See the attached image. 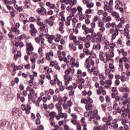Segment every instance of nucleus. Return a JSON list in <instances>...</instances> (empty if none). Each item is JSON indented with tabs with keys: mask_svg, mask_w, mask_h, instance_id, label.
Listing matches in <instances>:
<instances>
[{
	"mask_svg": "<svg viewBox=\"0 0 130 130\" xmlns=\"http://www.w3.org/2000/svg\"><path fill=\"white\" fill-rule=\"evenodd\" d=\"M102 20L104 23H107L105 25L106 28L110 29L109 33L112 34L111 40H115L116 37L119 34L118 28L116 27V23L115 22H110L112 21V17L110 15L107 16L106 18H102Z\"/></svg>",
	"mask_w": 130,
	"mask_h": 130,
	"instance_id": "f257e3e1",
	"label": "nucleus"
},
{
	"mask_svg": "<svg viewBox=\"0 0 130 130\" xmlns=\"http://www.w3.org/2000/svg\"><path fill=\"white\" fill-rule=\"evenodd\" d=\"M99 57L101 61L104 62V63H108L110 61L112 62H114V60L113 58H111L110 54L107 52H104V51L101 50L99 53Z\"/></svg>",
	"mask_w": 130,
	"mask_h": 130,
	"instance_id": "f03ea898",
	"label": "nucleus"
},
{
	"mask_svg": "<svg viewBox=\"0 0 130 130\" xmlns=\"http://www.w3.org/2000/svg\"><path fill=\"white\" fill-rule=\"evenodd\" d=\"M113 117L111 115H109V113L106 114V115L102 118V121L103 122H106L105 124L103 125V129L104 130L108 129V126L111 124V121H112Z\"/></svg>",
	"mask_w": 130,
	"mask_h": 130,
	"instance_id": "7ed1b4c3",
	"label": "nucleus"
},
{
	"mask_svg": "<svg viewBox=\"0 0 130 130\" xmlns=\"http://www.w3.org/2000/svg\"><path fill=\"white\" fill-rule=\"evenodd\" d=\"M72 68L71 67H69L67 68L66 70L64 71V74L63 76L64 80V85L66 87H68L69 84H70V82L73 80V76L70 75V74L72 73Z\"/></svg>",
	"mask_w": 130,
	"mask_h": 130,
	"instance_id": "20e7f679",
	"label": "nucleus"
},
{
	"mask_svg": "<svg viewBox=\"0 0 130 130\" xmlns=\"http://www.w3.org/2000/svg\"><path fill=\"white\" fill-rule=\"evenodd\" d=\"M73 106V102L70 100L63 104V108L64 110H68V112L71 113V107Z\"/></svg>",
	"mask_w": 130,
	"mask_h": 130,
	"instance_id": "39448f33",
	"label": "nucleus"
},
{
	"mask_svg": "<svg viewBox=\"0 0 130 130\" xmlns=\"http://www.w3.org/2000/svg\"><path fill=\"white\" fill-rule=\"evenodd\" d=\"M26 52L28 55H31L32 54V51L34 50V47H33V45L31 43H26Z\"/></svg>",
	"mask_w": 130,
	"mask_h": 130,
	"instance_id": "423d86ee",
	"label": "nucleus"
},
{
	"mask_svg": "<svg viewBox=\"0 0 130 130\" xmlns=\"http://www.w3.org/2000/svg\"><path fill=\"white\" fill-rule=\"evenodd\" d=\"M26 90L29 92L28 95V99H32V96H35V98H37V93L35 92V90H34V89L31 88L30 86H27L26 87Z\"/></svg>",
	"mask_w": 130,
	"mask_h": 130,
	"instance_id": "0eeeda50",
	"label": "nucleus"
},
{
	"mask_svg": "<svg viewBox=\"0 0 130 130\" xmlns=\"http://www.w3.org/2000/svg\"><path fill=\"white\" fill-rule=\"evenodd\" d=\"M37 25L40 27L39 29L41 32H45V33L48 32V28H46L47 24H46L45 23L39 22Z\"/></svg>",
	"mask_w": 130,
	"mask_h": 130,
	"instance_id": "6e6552de",
	"label": "nucleus"
},
{
	"mask_svg": "<svg viewBox=\"0 0 130 130\" xmlns=\"http://www.w3.org/2000/svg\"><path fill=\"white\" fill-rule=\"evenodd\" d=\"M115 10H119L120 13H123V8H122V2H120V1L116 0L115 2Z\"/></svg>",
	"mask_w": 130,
	"mask_h": 130,
	"instance_id": "1a4fd4ad",
	"label": "nucleus"
},
{
	"mask_svg": "<svg viewBox=\"0 0 130 130\" xmlns=\"http://www.w3.org/2000/svg\"><path fill=\"white\" fill-rule=\"evenodd\" d=\"M75 16V13L73 12L70 13V15L67 17L66 21L65 22V25L66 27H71V24L72 23V19L73 17Z\"/></svg>",
	"mask_w": 130,
	"mask_h": 130,
	"instance_id": "9d476101",
	"label": "nucleus"
},
{
	"mask_svg": "<svg viewBox=\"0 0 130 130\" xmlns=\"http://www.w3.org/2000/svg\"><path fill=\"white\" fill-rule=\"evenodd\" d=\"M82 29L83 30L84 34L88 35L89 33L93 34V31H92L91 28L87 27L85 24H83L82 25Z\"/></svg>",
	"mask_w": 130,
	"mask_h": 130,
	"instance_id": "9b49d317",
	"label": "nucleus"
},
{
	"mask_svg": "<svg viewBox=\"0 0 130 130\" xmlns=\"http://www.w3.org/2000/svg\"><path fill=\"white\" fill-rule=\"evenodd\" d=\"M54 55L53 51L51 50L49 51V52L46 53V59L48 60V61H51L53 59Z\"/></svg>",
	"mask_w": 130,
	"mask_h": 130,
	"instance_id": "f8f14e48",
	"label": "nucleus"
},
{
	"mask_svg": "<svg viewBox=\"0 0 130 130\" xmlns=\"http://www.w3.org/2000/svg\"><path fill=\"white\" fill-rule=\"evenodd\" d=\"M12 115L16 117H20L22 115V111L19 109H14L12 110Z\"/></svg>",
	"mask_w": 130,
	"mask_h": 130,
	"instance_id": "ddd939ff",
	"label": "nucleus"
},
{
	"mask_svg": "<svg viewBox=\"0 0 130 130\" xmlns=\"http://www.w3.org/2000/svg\"><path fill=\"white\" fill-rule=\"evenodd\" d=\"M105 85L104 86V89H111V85H112V80L110 79L105 80Z\"/></svg>",
	"mask_w": 130,
	"mask_h": 130,
	"instance_id": "4468645a",
	"label": "nucleus"
},
{
	"mask_svg": "<svg viewBox=\"0 0 130 130\" xmlns=\"http://www.w3.org/2000/svg\"><path fill=\"white\" fill-rule=\"evenodd\" d=\"M46 38L48 39V42L50 44H52L53 42V40H54V38H55V35H50L48 34H46Z\"/></svg>",
	"mask_w": 130,
	"mask_h": 130,
	"instance_id": "2eb2a0df",
	"label": "nucleus"
},
{
	"mask_svg": "<svg viewBox=\"0 0 130 130\" xmlns=\"http://www.w3.org/2000/svg\"><path fill=\"white\" fill-rule=\"evenodd\" d=\"M98 27L100 28V32L103 33L105 31V27H104V22L103 21H100L98 23Z\"/></svg>",
	"mask_w": 130,
	"mask_h": 130,
	"instance_id": "dca6fc26",
	"label": "nucleus"
},
{
	"mask_svg": "<svg viewBox=\"0 0 130 130\" xmlns=\"http://www.w3.org/2000/svg\"><path fill=\"white\" fill-rule=\"evenodd\" d=\"M111 70L110 69H105V75L106 77H108L110 80L113 79V74H111Z\"/></svg>",
	"mask_w": 130,
	"mask_h": 130,
	"instance_id": "f3484780",
	"label": "nucleus"
},
{
	"mask_svg": "<svg viewBox=\"0 0 130 130\" xmlns=\"http://www.w3.org/2000/svg\"><path fill=\"white\" fill-rule=\"evenodd\" d=\"M50 121V124L51 125V126H53V127H54L52 130H58L59 129V126H58V125L55 124V122L54 121V119H49Z\"/></svg>",
	"mask_w": 130,
	"mask_h": 130,
	"instance_id": "a211bd4d",
	"label": "nucleus"
},
{
	"mask_svg": "<svg viewBox=\"0 0 130 130\" xmlns=\"http://www.w3.org/2000/svg\"><path fill=\"white\" fill-rule=\"evenodd\" d=\"M111 127H113L114 129H117L118 128V124H117V120L114 119L112 120V122H111L110 124Z\"/></svg>",
	"mask_w": 130,
	"mask_h": 130,
	"instance_id": "6ab92c4d",
	"label": "nucleus"
},
{
	"mask_svg": "<svg viewBox=\"0 0 130 130\" xmlns=\"http://www.w3.org/2000/svg\"><path fill=\"white\" fill-rule=\"evenodd\" d=\"M39 56L38 54L36 53L33 54V55L30 57V61L32 63H35L36 62V60L38 59Z\"/></svg>",
	"mask_w": 130,
	"mask_h": 130,
	"instance_id": "aec40b11",
	"label": "nucleus"
},
{
	"mask_svg": "<svg viewBox=\"0 0 130 130\" xmlns=\"http://www.w3.org/2000/svg\"><path fill=\"white\" fill-rule=\"evenodd\" d=\"M85 82L86 80H85L82 76L80 75L77 76V83H78V84H80V85H84Z\"/></svg>",
	"mask_w": 130,
	"mask_h": 130,
	"instance_id": "412c9836",
	"label": "nucleus"
},
{
	"mask_svg": "<svg viewBox=\"0 0 130 130\" xmlns=\"http://www.w3.org/2000/svg\"><path fill=\"white\" fill-rule=\"evenodd\" d=\"M96 93L98 95H103L104 96H106V94H107V92H106V90L105 89H101L100 88H98L96 89Z\"/></svg>",
	"mask_w": 130,
	"mask_h": 130,
	"instance_id": "4be33fe9",
	"label": "nucleus"
},
{
	"mask_svg": "<svg viewBox=\"0 0 130 130\" xmlns=\"http://www.w3.org/2000/svg\"><path fill=\"white\" fill-rule=\"evenodd\" d=\"M96 93L98 95H103L104 96H106V94H107V92H106V90L105 89H101L100 88H98L96 89Z\"/></svg>",
	"mask_w": 130,
	"mask_h": 130,
	"instance_id": "5701e85b",
	"label": "nucleus"
},
{
	"mask_svg": "<svg viewBox=\"0 0 130 130\" xmlns=\"http://www.w3.org/2000/svg\"><path fill=\"white\" fill-rule=\"evenodd\" d=\"M68 100V97L66 96H63V98H61V96H59L58 98V103H66Z\"/></svg>",
	"mask_w": 130,
	"mask_h": 130,
	"instance_id": "b1692460",
	"label": "nucleus"
},
{
	"mask_svg": "<svg viewBox=\"0 0 130 130\" xmlns=\"http://www.w3.org/2000/svg\"><path fill=\"white\" fill-rule=\"evenodd\" d=\"M44 23L46 24V25H48L50 26V27H53L54 26V21L52 20H50L49 19H45L44 20Z\"/></svg>",
	"mask_w": 130,
	"mask_h": 130,
	"instance_id": "393cba45",
	"label": "nucleus"
},
{
	"mask_svg": "<svg viewBox=\"0 0 130 130\" xmlns=\"http://www.w3.org/2000/svg\"><path fill=\"white\" fill-rule=\"evenodd\" d=\"M37 13L40 14L41 15H46V9L45 8H39L37 10Z\"/></svg>",
	"mask_w": 130,
	"mask_h": 130,
	"instance_id": "a878e982",
	"label": "nucleus"
},
{
	"mask_svg": "<svg viewBox=\"0 0 130 130\" xmlns=\"http://www.w3.org/2000/svg\"><path fill=\"white\" fill-rule=\"evenodd\" d=\"M29 33L33 37H36V34L38 33V30L35 27L29 30Z\"/></svg>",
	"mask_w": 130,
	"mask_h": 130,
	"instance_id": "bb28decb",
	"label": "nucleus"
},
{
	"mask_svg": "<svg viewBox=\"0 0 130 130\" xmlns=\"http://www.w3.org/2000/svg\"><path fill=\"white\" fill-rule=\"evenodd\" d=\"M24 26L23 27L24 31L29 30V21L23 20Z\"/></svg>",
	"mask_w": 130,
	"mask_h": 130,
	"instance_id": "cd10ccee",
	"label": "nucleus"
},
{
	"mask_svg": "<svg viewBox=\"0 0 130 130\" xmlns=\"http://www.w3.org/2000/svg\"><path fill=\"white\" fill-rule=\"evenodd\" d=\"M83 52L85 54V55H92V53H93L92 51H90V50L87 48H84Z\"/></svg>",
	"mask_w": 130,
	"mask_h": 130,
	"instance_id": "c85d7f7f",
	"label": "nucleus"
},
{
	"mask_svg": "<svg viewBox=\"0 0 130 130\" xmlns=\"http://www.w3.org/2000/svg\"><path fill=\"white\" fill-rule=\"evenodd\" d=\"M78 40H79V42H83L85 43V42H87V39L86 37H84L83 36H80L78 37Z\"/></svg>",
	"mask_w": 130,
	"mask_h": 130,
	"instance_id": "c756f323",
	"label": "nucleus"
},
{
	"mask_svg": "<svg viewBox=\"0 0 130 130\" xmlns=\"http://www.w3.org/2000/svg\"><path fill=\"white\" fill-rule=\"evenodd\" d=\"M57 85L59 87V89L61 92H62L64 90V86H63L62 82L59 81L57 82Z\"/></svg>",
	"mask_w": 130,
	"mask_h": 130,
	"instance_id": "7c9ffc66",
	"label": "nucleus"
},
{
	"mask_svg": "<svg viewBox=\"0 0 130 130\" xmlns=\"http://www.w3.org/2000/svg\"><path fill=\"white\" fill-rule=\"evenodd\" d=\"M92 49H93V50H100V49H101V45L99 43L93 45L92 47Z\"/></svg>",
	"mask_w": 130,
	"mask_h": 130,
	"instance_id": "2f4dec72",
	"label": "nucleus"
},
{
	"mask_svg": "<svg viewBox=\"0 0 130 130\" xmlns=\"http://www.w3.org/2000/svg\"><path fill=\"white\" fill-rule=\"evenodd\" d=\"M15 46L16 47H19V48H22L24 46V43L21 41H17L15 42Z\"/></svg>",
	"mask_w": 130,
	"mask_h": 130,
	"instance_id": "473e14b6",
	"label": "nucleus"
},
{
	"mask_svg": "<svg viewBox=\"0 0 130 130\" xmlns=\"http://www.w3.org/2000/svg\"><path fill=\"white\" fill-rule=\"evenodd\" d=\"M60 39H61V35L60 34L55 36L54 41L56 43H58L60 41Z\"/></svg>",
	"mask_w": 130,
	"mask_h": 130,
	"instance_id": "72a5a7b5",
	"label": "nucleus"
},
{
	"mask_svg": "<svg viewBox=\"0 0 130 130\" xmlns=\"http://www.w3.org/2000/svg\"><path fill=\"white\" fill-rule=\"evenodd\" d=\"M109 70H111L112 73H114L115 72V67L114 66V64H113V62L110 63L109 64Z\"/></svg>",
	"mask_w": 130,
	"mask_h": 130,
	"instance_id": "f704fd0d",
	"label": "nucleus"
},
{
	"mask_svg": "<svg viewBox=\"0 0 130 130\" xmlns=\"http://www.w3.org/2000/svg\"><path fill=\"white\" fill-rule=\"evenodd\" d=\"M125 75H126L125 72H123L121 74L120 80L122 83H124V82H125V81H126V78H125Z\"/></svg>",
	"mask_w": 130,
	"mask_h": 130,
	"instance_id": "c9c22d12",
	"label": "nucleus"
},
{
	"mask_svg": "<svg viewBox=\"0 0 130 130\" xmlns=\"http://www.w3.org/2000/svg\"><path fill=\"white\" fill-rule=\"evenodd\" d=\"M50 99H51V96L48 95L47 96H44L42 99V101L44 102V103H46L47 101H50Z\"/></svg>",
	"mask_w": 130,
	"mask_h": 130,
	"instance_id": "e433bc0d",
	"label": "nucleus"
},
{
	"mask_svg": "<svg viewBox=\"0 0 130 130\" xmlns=\"http://www.w3.org/2000/svg\"><path fill=\"white\" fill-rule=\"evenodd\" d=\"M93 108V105L91 103H89L88 102L85 105V109L86 110H91Z\"/></svg>",
	"mask_w": 130,
	"mask_h": 130,
	"instance_id": "4c0bfd02",
	"label": "nucleus"
},
{
	"mask_svg": "<svg viewBox=\"0 0 130 130\" xmlns=\"http://www.w3.org/2000/svg\"><path fill=\"white\" fill-rule=\"evenodd\" d=\"M60 2L66 5H70V7L71 4L73 3V0H60Z\"/></svg>",
	"mask_w": 130,
	"mask_h": 130,
	"instance_id": "58836bf2",
	"label": "nucleus"
},
{
	"mask_svg": "<svg viewBox=\"0 0 130 130\" xmlns=\"http://www.w3.org/2000/svg\"><path fill=\"white\" fill-rule=\"evenodd\" d=\"M49 116L50 117L49 119H54V117L56 116V113L54 111H52L49 113Z\"/></svg>",
	"mask_w": 130,
	"mask_h": 130,
	"instance_id": "ea45409f",
	"label": "nucleus"
},
{
	"mask_svg": "<svg viewBox=\"0 0 130 130\" xmlns=\"http://www.w3.org/2000/svg\"><path fill=\"white\" fill-rule=\"evenodd\" d=\"M100 119H101V118L100 117H98V118L95 119H93L92 122L95 125H99V122L98 120H100Z\"/></svg>",
	"mask_w": 130,
	"mask_h": 130,
	"instance_id": "a19ab883",
	"label": "nucleus"
},
{
	"mask_svg": "<svg viewBox=\"0 0 130 130\" xmlns=\"http://www.w3.org/2000/svg\"><path fill=\"white\" fill-rule=\"evenodd\" d=\"M119 90L120 92H125V93L129 91V89H128L127 87H121L119 88Z\"/></svg>",
	"mask_w": 130,
	"mask_h": 130,
	"instance_id": "79ce46f5",
	"label": "nucleus"
},
{
	"mask_svg": "<svg viewBox=\"0 0 130 130\" xmlns=\"http://www.w3.org/2000/svg\"><path fill=\"white\" fill-rule=\"evenodd\" d=\"M93 22H94V23L98 22V23H99V22H102V20L100 19V16H98V15H95L93 18Z\"/></svg>",
	"mask_w": 130,
	"mask_h": 130,
	"instance_id": "37998d69",
	"label": "nucleus"
},
{
	"mask_svg": "<svg viewBox=\"0 0 130 130\" xmlns=\"http://www.w3.org/2000/svg\"><path fill=\"white\" fill-rule=\"evenodd\" d=\"M86 8L88 9H92V8H94V6H95V4L93 2H88V4H86Z\"/></svg>",
	"mask_w": 130,
	"mask_h": 130,
	"instance_id": "c03bdc74",
	"label": "nucleus"
},
{
	"mask_svg": "<svg viewBox=\"0 0 130 130\" xmlns=\"http://www.w3.org/2000/svg\"><path fill=\"white\" fill-rule=\"evenodd\" d=\"M69 48L70 50H73V51H76V50H77V47L74 46L73 44H69Z\"/></svg>",
	"mask_w": 130,
	"mask_h": 130,
	"instance_id": "a18cd8bd",
	"label": "nucleus"
},
{
	"mask_svg": "<svg viewBox=\"0 0 130 130\" xmlns=\"http://www.w3.org/2000/svg\"><path fill=\"white\" fill-rule=\"evenodd\" d=\"M85 66H86V69L90 68V58H87L85 60Z\"/></svg>",
	"mask_w": 130,
	"mask_h": 130,
	"instance_id": "49530a36",
	"label": "nucleus"
},
{
	"mask_svg": "<svg viewBox=\"0 0 130 130\" xmlns=\"http://www.w3.org/2000/svg\"><path fill=\"white\" fill-rule=\"evenodd\" d=\"M90 26L91 27L90 28V30H91L92 33H94V29L96 28V22H94L93 21L91 24H90Z\"/></svg>",
	"mask_w": 130,
	"mask_h": 130,
	"instance_id": "de8ad7c7",
	"label": "nucleus"
},
{
	"mask_svg": "<svg viewBox=\"0 0 130 130\" xmlns=\"http://www.w3.org/2000/svg\"><path fill=\"white\" fill-rule=\"evenodd\" d=\"M59 115L60 118H64V119L68 118V114L67 113H63L62 112L59 113Z\"/></svg>",
	"mask_w": 130,
	"mask_h": 130,
	"instance_id": "09e8293b",
	"label": "nucleus"
},
{
	"mask_svg": "<svg viewBox=\"0 0 130 130\" xmlns=\"http://www.w3.org/2000/svg\"><path fill=\"white\" fill-rule=\"evenodd\" d=\"M45 61V58L43 57L42 59H38L37 60V63H38V64H43Z\"/></svg>",
	"mask_w": 130,
	"mask_h": 130,
	"instance_id": "8fccbe9b",
	"label": "nucleus"
},
{
	"mask_svg": "<svg viewBox=\"0 0 130 130\" xmlns=\"http://www.w3.org/2000/svg\"><path fill=\"white\" fill-rule=\"evenodd\" d=\"M41 48H44L46 46V45H45V43L44 42H45V40L44 38H41Z\"/></svg>",
	"mask_w": 130,
	"mask_h": 130,
	"instance_id": "3c124183",
	"label": "nucleus"
},
{
	"mask_svg": "<svg viewBox=\"0 0 130 130\" xmlns=\"http://www.w3.org/2000/svg\"><path fill=\"white\" fill-rule=\"evenodd\" d=\"M20 57H21V52L20 51H18L17 52V53H16L14 55L15 60H17V59H18Z\"/></svg>",
	"mask_w": 130,
	"mask_h": 130,
	"instance_id": "603ef678",
	"label": "nucleus"
},
{
	"mask_svg": "<svg viewBox=\"0 0 130 130\" xmlns=\"http://www.w3.org/2000/svg\"><path fill=\"white\" fill-rule=\"evenodd\" d=\"M90 116L91 118H93V119H95V118H98V117H100V116H98L97 113L95 112L91 113Z\"/></svg>",
	"mask_w": 130,
	"mask_h": 130,
	"instance_id": "864d4df0",
	"label": "nucleus"
},
{
	"mask_svg": "<svg viewBox=\"0 0 130 130\" xmlns=\"http://www.w3.org/2000/svg\"><path fill=\"white\" fill-rule=\"evenodd\" d=\"M90 67H89V69L87 68L88 73L89 74H92V73H94V72L95 71V70H96V67H92L91 69H90Z\"/></svg>",
	"mask_w": 130,
	"mask_h": 130,
	"instance_id": "5fc2aeb1",
	"label": "nucleus"
},
{
	"mask_svg": "<svg viewBox=\"0 0 130 130\" xmlns=\"http://www.w3.org/2000/svg\"><path fill=\"white\" fill-rule=\"evenodd\" d=\"M107 11L108 12V13H110V14L112 13V12L113 11V7H112V5H109V6H108Z\"/></svg>",
	"mask_w": 130,
	"mask_h": 130,
	"instance_id": "6e6d98bb",
	"label": "nucleus"
},
{
	"mask_svg": "<svg viewBox=\"0 0 130 130\" xmlns=\"http://www.w3.org/2000/svg\"><path fill=\"white\" fill-rule=\"evenodd\" d=\"M24 4V9H30V5H29V3H28V1L25 0Z\"/></svg>",
	"mask_w": 130,
	"mask_h": 130,
	"instance_id": "4d7b16f0",
	"label": "nucleus"
},
{
	"mask_svg": "<svg viewBox=\"0 0 130 130\" xmlns=\"http://www.w3.org/2000/svg\"><path fill=\"white\" fill-rule=\"evenodd\" d=\"M73 42H74V44L76 46H78L79 44H80V41L78 39H77V37H75L74 39L73 40Z\"/></svg>",
	"mask_w": 130,
	"mask_h": 130,
	"instance_id": "13d9d810",
	"label": "nucleus"
},
{
	"mask_svg": "<svg viewBox=\"0 0 130 130\" xmlns=\"http://www.w3.org/2000/svg\"><path fill=\"white\" fill-rule=\"evenodd\" d=\"M12 30L13 32H15L16 34H20V30H19V29H18V28L16 27V26L12 27Z\"/></svg>",
	"mask_w": 130,
	"mask_h": 130,
	"instance_id": "bf43d9fd",
	"label": "nucleus"
},
{
	"mask_svg": "<svg viewBox=\"0 0 130 130\" xmlns=\"http://www.w3.org/2000/svg\"><path fill=\"white\" fill-rule=\"evenodd\" d=\"M111 46L110 47V50L111 51H114V48L116 47V45H115V43H111L110 44Z\"/></svg>",
	"mask_w": 130,
	"mask_h": 130,
	"instance_id": "052dcab7",
	"label": "nucleus"
},
{
	"mask_svg": "<svg viewBox=\"0 0 130 130\" xmlns=\"http://www.w3.org/2000/svg\"><path fill=\"white\" fill-rule=\"evenodd\" d=\"M106 107H107L106 104H103L101 105V108L104 112H106Z\"/></svg>",
	"mask_w": 130,
	"mask_h": 130,
	"instance_id": "680f3d73",
	"label": "nucleus"
},
{
	"mask_svg": "<svg viewBox=\"0 0 130 130\" xmlns=\"http://www.w3.org/2000/svg\"><path fill=\"white\" fill-rule=\"evenodd\" d=\"M10 15L12 18H14L15 16L16 11L14 9V8L10 11Z\"/></svg>",
	"mask_w": 130,
	"mask_h": 130,
	"instance_id": "e2e57ef3",
	"label": "nucleus"
},
{
	"mask_svg": "<svg viewBox=\"0 0 130 130\" xmlns=\"http://www.w3.org/2000/svg\"><path fill=\"white\" fill-rule=\"evenodd\" d=\"M90 42H85L84 45H85V48H86L88 49V48H90V46H91V44H90Z\"/></svg>",
	"mask_w": 130,
	"mask_h": 130,
	"instance_id": "0e129e2a",
	"label": "nucleus"
},
{
	"mask_svg": "<svg viewBox=\"0 0 130 130\" xmlns=\"http://www.w3.org/2000/svg\"><path fill=\"white\" fill-rule=\"evenodd\" d=\"M117 45H119L120 47H123V45L122 44V41L121 39H119L117 41Z\"/></svg>",
	"mask_w": 130,
	"mask_h": 130,
	"instance_id": "69168bd1",
	"label": "nucleus"
},
{
	"mask_svg": "<svg viewBox=\"0 0 130 130\" xmlns=\"http://www.w3.org/2000/svg\"><path fill=\"white\" fill-rule=\"evenodd\" d=\"M80 103H81V104H86L88 103V100L85 98H82L81 100Z\"/></svg>",
	"mask_w": 130,
	"mask_h": 130,
	"instance_id": "338daca9",
	"label": "nucleus"
},
{
	"mask_svg": "<svg viewBox=\"0 0 130 130\" xmlns=\"http://www.w3.org/2000/svg\"><path fill=\"white\" fill-rule=\"evenodd\" d=\"M53 81H54V82H55L56 84L57 82H60V81H59V79H58V78L57 77V74H55L54 76V80H53Z\"/></svg>",
	"mask_w": 130,
	"mask_h": 130,
	"instance_id": "774afa93",
	"label": "nucleus"
}]
</instances>
